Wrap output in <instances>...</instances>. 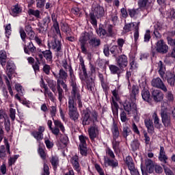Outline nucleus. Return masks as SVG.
<instances>
[{
    "label": "nucleus",
    "instance_id": "nucleus-26",
    "mask_svg": "<svg viewBox=\"0 0 175 175\" xmlns=\"http://www.w3.org/2000/svg\"><path fill=\"white\" fill-rule=\"evenodd\" d=\"M145 165H146V169L147 173H150V174L151 173H154V168H155V163H154V161H152V160L148 159L145 162Z\"/></svg>",
    "mask_w": 175,
    "mask_h": 175
},
{
    "label": "nucleus",
    "instance_id": "nucleus-1",
    "mask_svg": "<svg viewBox=\"0 0 175 175\" xmlns=\"http://www.w3.org/2000/svg\"><path fill=\"white\" fill-rule=\"evenodd\" d=\"M79 62L81 69L82 70V74H79V79L81 80V81H85L88 90H90L91 92H94L95 79L92 77L96 73V67L92 64H90V71L88 73L87 72V68H85V64H84V59L83 58V56L79 57Z\"/></svg>",
    "mask_w": 175,
    "mask_h": 175
},
{
    "label": "nucleus",
    "instance_id": "nucleus-17",
    "mask_svg": "<svg viewBox=\"0 0 175 175\" xmlns=\"http://www.w3.org/2000/svg\"><path fill=\"white\" fill-rule=\"evenodd\" d=\"M6 68H7V76L8 77L10 80H12V76L16 72V64H14L13 62H8Z\"/></svg>",
    "mask_w": 175,
    "mask_h": 175
},
{
    "label": "nucleus",
    "instance_id": "nucleus-62",
    "mask_svg": "<svg viewBox=\"0 0 175 175\" xmlns=\"http://www.w3.org/2000/svg\"><path fill=\"white\" fill-rule=\"evenodd\" d=\"M43 173L42 175H50V168L49 167V165L46 163H44L43 165Z\"/></svg>",
    "mask_w": 175,
    "mask_h": 175
},
{
    "label": "nucleus",
    "instance_id": "nucleus-12",
    "mask_svg": "<svg viewBox=\"0 0 175 175\" xmlns=\"http://www.w3.org/2000/svg\"><path fill=\"white\" fill-rule=\"evenodd\" d=\"M152 87H155L156 88H159V90H161V91H163V92H167V88L163 83V81H162V79L161 78L157 77L156 79H153L152 80Z\"/></svg>",
    "mask_w": 175,
    "mask_h": 175
},
{
    "label": "nucleus",
    "instance_id": "nucleus-55",
    "mask_svg": "<svg viewBox=\"0 0 175 175\" xmlns=\"http://www.w3.org/2000/svg\"><path fill=\"white\" fill-rule=\"evenodd\" d=\"M38 151L40 158L42 159L43 161H46V152H44V149L40 146Z\"/></svg>",
    "mask_w": 175,
    "mask_h": 175
},
{
    "label": "nucleus",
    "instance_id": "nucleus-42",
    "mask_svg": "<svg viewBox=\"0 0 175 175\" xmlns=\"http://www.w3.org/2000/svg\"><path fill=\"white\" fill-rule=\"evenodd\" d=\"M51 163L54 169H57L59 163V159L57 156H52L51 159Z\"/></svg>",
    "mask_w": 175,
    "mask_h": 175
},
{
    "label": "nucleus",
    "instance_id": "nucleus-19",
    "mask_svg": "<svg viewBox=\"0 0 175 175\" xmlns=\"http://www.w3.org/2000/svg\"><path fill=\"white\" fill-rule=\"evenodd\" d=\"M104 163L105 165H107V166H110V167H113V169L118 167V161L116 159H110L109 157H104Z\"/></svg>",
    "mask_w": 175,
    "mask_h": 175
},
{
    "label": "nucleus",
    "instance_id": "nucleus-25",
    "mask_svg": "<svg viewBox=\"0 0 175 175\" xmlns=\"http://www.w3.org/2000/svg\"><path fill=\"white\" fill-rule=\"evenodd\" d=\"M40 53H42L44 58H45L48 64H53V52H51L50 49L43 51L40 50Z\"/></svg>",
    "mask_w": 175,
    "mask_h": 175
},
{
    "label": "nucleus",
    "instance_id": "nucleus-49",
    "mask_svg": "<svg viewBox=\"0 0 175 175\" xmlns=\"http://www.w3.org/2000/svg\"><path fill=\"white\" fill-rule=\"evenodd\" d=\"M40 24L42 25H45L46 28H49V24L51 23V18L50 16H46L45 18H44L41 22H40Z\"/></svg>",
    "mask_w": 175,
    "mask_h": 175
},
{
    "label": "nucleus",
    "instance_id": "nucleus-31",
    "mask_svg": "<svg viewBox=\"0 0 175 175\" xmlns=\"http://www.w3.org/2000/svg\"><path fill=\"white\" fill-rule=\"evenodd\" d=\"M111 106L113 114L114 116H118V109H120V105H118V103L116 102L113 97H112V100L111 101Z\"/></svg>",
    "mask_w": 175,
    "mask_h": 175
},
{
    "label": "nucleus",
    "instance_id": "nucleus-2",
    "mask_svg": "<svg viewBox=\"0 0 175 175\" xmlns=\"http://www.w3.org/2000/svg\"><path fill=\"white\" fill-rule=\"evenodd\" d=\"M88 42L90 46L93 49H97V47H99L101 44L100 39L94 36V33L87 31L81 33L78 40V44H80L81 53L83 54H88V49H87L86 46Z\"/></svg>",
    "mask_w": 175,
    "mask_h": 175
},
{
    "label": "nucleus",
    "instance_id": "nucleus-16",
    "mask_svg": "<svg viewBox=\"0 0 175 175\" xmlns=\"http://www.w3.org/2000/svg\"><path fill=\"white\" fill-rule=\"evenodd\" d=\"M79 159L77 154H75L70 158V163L74 170L77 172V173H80V170H81V167H80V163L79 162Z\"/></svg>",
    "mask_w": 175,
    "mask_h": 175
},
{
    "label": "nucleus",
    "instance_id": "nucleus-13",
    "mask_svg": "<svg viewBox=\"0 0 175 175\" xmlns=\"http://www.w3.org/2000/svg\"><path fill=\"white\" fill-rule=\"evenodd\" d=\"M69 73H70V84L72 87V90L75 92L77 91V85L76 84V77L75 76V72L73 71V68H72V66L69 67Z\"/></svg>",
    "mask_w": 175,
    "mask_h": 175
},
{
    "label": "nucleus",
    "instance_id": "nucleus-18",
    "mask_svg": "<svg viewBox=\"0 0 175 175\" xmlns=\"http://www.w3.org/2000/svg\"><path fill=\"white\" fill-rule=\"evenodd\" d=\"M51 44L53 50H55V51H57V53H62V43L59 40L54 38L53 40L51 41Z\"/></svg>",
    "mask_w": 175,
    "mask_h": 175
},
{
    "label": "nucleus",
    "instance_id": "nucleus-54",
    "mask_svg": "<svg viewBox=\"0 0 175 175\" xmlns=\"http://www.w3.org/2000/svg\"><path fill=\"white\" fill-rule=\"evenodd\" d=\"M105 152H106L107 155H108V157H109V158H110L111 159H114L116 158L114 152H113V150L109 147H107L106 148Z\"/></svg>",
    "mask_w": 175,
    "mask_h": 175
},
{
    "label": "nucleus",
    "instance_id": "nucleus-44",
    "mask_svg": "<svg viewBox=\"0 0 175 175\" xmlns=\"http://www.w3.org/2000/svg\"><path fill=\"white\" fill-rule=\"evenodd\" d=\"M131 147L132 148V151H137V150H139V147H140V142H139V140L135 139L131 142Z\"/></svg>",
    "mask_w": 175,
    "mask_h": 175
},
{
    "label": "nucleus",
    "instance_id": "nucleus-24",
    "mask_svg": "<svg viewBox=\"0 0 175 175\" xmlns=\"http://www.w3.org/2000/svg\"><path fill=\"white\" fill-rule=\"evenodd\" d=\"M111 132H112L113 139V140H117L118 137H120V130L118 129V126L116 122H113V124L111 128Z\"/></svg>",
    "mask_w": 175,
    "mask_h": 175
},
{
    "label": "nucleus",
    "instance_id": "nucleus-9",
    "mask_svg": "<svg viewBox=\"0 0 175 175\" xmlns=\"http://www.w3.org/2000/svg\"><path fill=\"white\" fill-rule=\"evenodd\" d=\"M136 100H132L130 98V100H126L123 104V107L127 113H137V105L136 104Z\"/></svg>",
    "mask_w": 175,
    "mask_h": 175
},
{
    "label": "nucleus",
    "instance_id": "nucleus-4",
    "mask_svg": "<svg viewBox=\"0 0 175 175\" xmlns=\"http://www.w3.org/2000/svg\"><path fill=\"white\" fill-rule=\"evenodd\" d=\"M158 68H159V75H160V77L163 79V80H167L168 84L171 87H174L175 84V74L174 71H167L165 73V71L166 70V68H165V65L163 64V62L162 61H159L158 63Z\"/></svg>",
    "mask_w": 175,
    "mask_h": 175
},
{
    "label": "nucleus",
    "instance_id": "nucleus-40",
    "mask_svg": "<svg viewBox=\"0 0 175 175\" xmlns=\"http://www.w3.org/2000/svg\"><path fill=\"white\" fill-rule=\"evenodd\" d=\"M111 75H118L120 73V68L118 66L113 64L108 65Z\"/></svg>",
    "mask_w": 175,
    "mask_h": 175
},
{
    "label": "nucleus",
    "instance_id": "nucleus-27",
    "mask_svg": "<svg viewBox=\"0 0 175 175\" xmlns=\"http://www.w3.org/2000/svg\"><path fill=\"white\" fill-rule=\"evenodd\" d=\"M159 160L161 162H163L165 165H167V156H166V152H165V148L163 146L160 147Z\"/></svg>",
    "mask_w": 175,
    "mask_h": 175
},
{
    "label": "nucleus",
    "instance_id": "nucleus-33",
    "mask_svg": "<svg viewBox=\"0 0 175 175\" xmlns=\"http://www.w3.org/2000/svg\"><path fill=\"white\" fill-rule=\"evenodd\" d=\"M29 51L31 53H35V51H36V47L33 46L32 42H29V44H27V45L24 46V52L25 53V54H29Z\"/></svg>",
    "mask_w": 175,
    "mask_h": 175
},
{
    "label": "nucleus",
    "instance_id": "nucleus-45",
    "mask_svg": "<svg viewBox=\"0 0 175 175\" xmlns=\"http://www.w3.org/2000/svg\"><path fill=\"white\" fill-rule=\"evenodd\" d=\"M38 27H39L37 29V31H38V33H46V31L47 29H49V27H46L44 25H42L39 22L38 23Z\"/></svg>",
    "mask_w": 175,
    "mask_h": 175
},
{
    "label": "nucleus",
    "instance_id": "nucleus-43",
    "mask_svg": "<svg viewBox=\"0 0 175 175\" xmlns=\"http://www.w3.org/2000/svg\"><path fill=\"white\" fill-rule=\"evenodd\" d=\"M128 13L131 18H135V17H136V16L139 14V10L135 9V8H133V9L129 8Z\"/></svg>",
    "mask_w": 175,
    "mask_h": 175
},
{
    "label": "nucleus",
    "instance_id": "nucleus-46",
    "mask_svg": "<svg viewBox=\"0 0 175 175\" xmlns=\"http://www.w3.org/2000/svg\"><path fill=\"white\" fill-rule=\"evenodd\" d=\"M12 124H10V120L9 118L5 119L4 120V128L7 133L10 132Z\"/></svg>",
    "mask_w": 175,
    "mask_h": 175
},
{
    "label": "nucleus",
    "instance_id": "nucleus-8",
    "mask_svg": "<svg viewBox=\"0 0 175 175\" xmlns=\"http://www.w3.org/2000/svg\"><path fill=\"white\" fill-rule=\"evenodd\" d=\"M61 85L63 89L61 88ZM58 92V100L59 102H62V99H64V90L65 92H68L69 91V89H68V85L65 83L64 80L57 79V87H56Z\"/></svg>",
    "mask_w": 175,
    "mask_h": 175
},
{
    "label": "nucleus",
    "instance_id": "nucleus-32",
    "mask_svg": "<svg viewBox=\"0 0 175 175\" xmlns=\"http://www.w3.org/2000/svg\"><path fill=\"white\" fill-rule=\"evenodd\" d=\"M110 53L113 55V57H117L119 54L122 53V49L117 45H113L110 49Z\"/></svg>",
    "mask_w": 175,
    "mask_h": 175
},
{
    "label": "nucleus",
    "instance_id": "nucleus-63",
    "mask_svg": "<svg viewBox=\"0 0 175 175\" xmlns=\"http://www.w3.org/2000/svg\"><path fill=\"white\" fill-rule=\"evenodd\" d=\"M113 28H114L113 25H108L107 32L108 33L107 36H109L110 38H111L114 35V31H113Z\"/></svg>",
    "mask_w": 175,
    "mask_h": 175
},
{
    "label": "nucleus",
    "instance_id": "nucleus-59",
    "mask_svg": "<svg viewBox=\"0 0 175 175\" xmlns=\"http://www.w3.org/2000/svg\"><path fill=\"white\" fill-rule=\"evenodd\" d=\"M94 167L96 170V172L98 173L100 175H105V171L103 170V168L100 167V165L96 163L94 164Z\"/></svg>",
    "mask_w": 175,
    "mask_h": 175
},
{
    "label": "nucleus",
    "instance_id": "nucleus-41",
    "mask_svg": "<svg viewBox=\"0 0 175 175\" xmlns=\"http://www.w3.org/2000/svg\"><path fill=\"white\" fill-rule=\"evenodd\" d=\"M174 35H175V31H171L169 33V36L167 37V43L168 44H170V46H175V40L172 38V37H170V36H174Z\"/></svg>",
    "mask_w": 175,
    "mask_h": 175
},
{
    "label": "nucleus",
    "instance_id": "nucleus-3",
    "mask_svg": "<svg viewBox=\"0 0 175 175\" xmlns=\"http://www.w3.org/2000/svg\"><path fill=\"white\" fill-rule=\"evenodd\" d=\"M92 10L89 14L90 23L94 27H98V19L102 18L105 16V8L98 3H94L92 5Z\"/></svg>",
    "mask_w": 175,
    "mask_h": 175
},
{
    "label": "nucleus",
    "instance_id": "nucleus-30",
    "mask_svg": "<svg viewBox=\"0 0 175 175\" xmlns=\"http://www.w3.org/2000/svg\"><path fill=\"white\" fill-rule=\"evenodd\" d=\"M122 135L124 139H127L128 136L132 135V130H131V127L128 124L123 125Z\"/></svg>",
    "mask_w": 175,
    "mask_h": 175
},
{
    "label": "nucleus",
    "instance_id": "nucleus-57",
    "mask_svg": "<svg viewBox=\"0 0 175 175\" xmlns=\"http://www.w3.org/2000/svg\"><path fill=\"white\" fill-rule=\"evenodd\" d=\"M70 29V27L69 26V24L66 23H62L61 31H62V32H64L65 33V32H68Z\"/></svg>",
    "mask_w": 175,
    "mask_h": 175
},
{
    "label": "nucleus",
    "instance_id": "nucleus-56",
    "mask_svg": "<svg viewBox=\"0 0 175 175\" xmlns=\"http://www.w3.org/2000/svg\"><path fill=\"white\" fill-rule=\"evenodd\" d=\"M124 33H128L132 31V23H125L123 27Z\"/></svg>",
    "mask_w": 175,
    "mask_h": 175
},
{
    "label": "nucleus",
    "instance_id": "nucleus-60",
    "mask_svg": "<svg viewBox=\"0 0 175 175\" xmlns=\"http://www.w3.org/2000/svg\"><path fill=\"white\" fill-rule=\"evenodd\" d=\"M109 61L105 60V59H101L99 62H98V66L99 68H101L103 69H106L107 66L106 65L109 66Z\"/></svg>",
    "mask_w": 175,
    "mask_h": 175
},
{
    "label": "nucleus",
    "instance_id": "nucleus-20",
    "mask_svg": "<svg viewBox=\"0 0 175 175\" xmlns=\"http://www.w3.org/2000/svg\"><path fill=\"white\" fill-rule=\"evenodd\" d=\"M96 33L100 38V39H105V38H107V31L105 29V25L100 24L98 26V29H96Z\"/></svg>",
    "mask_w": 175,
    "mask_h": 175
},
{
    "label": "nucleus",
    "instance_id": "nucleus-15",
    "mask_svg": "<svg viewBox=\"0 0 175 175\" xmlns=\"http://www.w3.org/2000/svg\"><path fill=\"white\" fill-rule=\"evenodd\" d=\"M43 132H44V126H40L38 131L31 132V135L37 139V142H40V140H43Z\"/></svg>",
    "mask_w": 175,
    "mask_h": 175
},
{
    "label": "nucleus",
    "instance_id": "nucleus-50",
    "mask_svg": "<svg viewBox=\"0 0 175 175\" xmlns=\"http://www.w3.org/2000/svg\"><path fill=\"white\" fill-rule=\"evenodd\" d=\"M36 62L32 64V68H33L34 72H36V71L39 72V70L40 69V66L39 65H40V64H42V63L40 62L38 57H36Z\"/></svg>",
    "mask_w": 175,
    "mask_h": 175
},
{
    "label": "nucleus",
    "instance_id": "nucleus-36",
    "mask_svg": "<svg viewBox=\"0 0 175 175\" xmlns=\"http://www.w3.org/2000/svg\"><path fill=\"white\" fill-rule=\"evenodd\" d=\"M6 59H8V55L5 51H0V64L3 68L6 66Z\"/></svg>",
    "mask_w": 175,
    "mask_h": 175
},
{
    "label": "nucleus",
    "instance_id": "nucleus-10",
    "mask_svg": "<svg viewBox=\"0 0 175 175\" xmlns=\"http://www.w3.org/2000/svg\"><path fill=\"white\" fill-rule=\"evenodd\" d=\"M161 121L165 128L170 126L172 121L170 120V116H169V113H167V108H161Z\"/></svg>",
    "mask_w": 175,
    "mask_h": 175
},
{
    "label": "nucleus",
    "instance_id": "nucleus-28",
    "mask_svg": "<svg viewBox=\"0 0 175 175\" xmlns=\"http://www.w3.org/2000/svg\"><path fill=\"white\" fill-rule=\"evenodd\" d=\"M96 131H98V126H92L88 130L90 139L92 142H94L96 139Z\"/></svg>",
    "mask_w": 175,
    "mask_h": 175
},
{
    "label": "nucleus",
    "instance_id": "nucleus-64",
    "mask_svg": "<svg viewBox=\"0 0 175 175\" xmlns=\"http://www.w3.org/2000/svg\"><path fill=\"white\" fill-rule=\"evenodd\" d=\"M163 167L166 175H174L173 171H172L166 165H163Z\"/></svg>",
    "mask_w": 175,
    "mask_h": 175
},
{
    "label": "nucleus",
    "instance_id": "nucleus-47",
    "mask_svg": "<svg viewBox=\"0 0 175 175\" xmlns=\"http://www.w3.org/2000/svg\"><path fill=\"white\" fill-rule=\"evenodd\" d=\"M59 79L61 80H66L68 79V72L64 68H61L59 71Z\"/></svg>",
    "mask_w": 175,
    "mask_h": 175
},
{
    "label": "nucleus",
    "instance_id": "nucleus-23",
    "mask_svg": "<svg viewBox=\"0 0 175 175\" xmlns=\"http://www.w3.org/2000/svg\"><path fill=\"white\" fill-rule=\"evenodd\" d=\"M139 89L137 85H133L131 90H130V99L132 100H136V98L139 95Z\"/></svg>",
    "mask_w": 175,
    "mask_h": 175
},
{
    "label": "nucleus",
    "instance_id": "nucleus-6",
    "mask_svg": "<svg viewBox=\"0 0 175 175\" xmlns=\"http://www.w3.org/2000/svg\"><path fill=\"white\" fill-rule=\"evenodd\" d=\"M98 117H99V115L98 114V112L96 111H94L92 113V117H91V114H90V111L87 110H83L81 114V119L82 121V125H83V126H85V125H90L91 122L93 123V125H95V122H99V120H98Z\"/></svg>",
    "mask_w": 175,
    "mask_h": 175
},
{
    "label": "nucleus",
    "instance_id": "nucleus-38",
    "mask_svg": "<svg viewBox=\"0 0 175 175\" xmlns=\"http://www.w3.org/2000/svg\"><path fill=\"white\" fill-rule=\"evenodd\" d=\"M23 12V9L19 7L18 4H16L15 5L13 6L12 9V16H17V14H20Z\"/></svg>",
    "mask_w": 175,
    "mask_h": 175
},
{
    "label": "nucleus",
    "instance_id": "nucleus-37",
    "mask_svg": "<svg viewBox=\"0 0 175 175\" xmlns=\"http://www.w3.org/2000/svg\"><path fill=\"white\" fill-rule=\"evenodd\" d=\"M27 14L29 16H34L36 18H40V11L38 10H33L32 8H29L27 11Z\"/></svg>",
    "mask_w": 175,
    "mask_h": 175
},
{
    "label": "nucleus",
    "instance_id": "nucleus-35",
    "mask_svg": "<svg viewBox=\"0 0 175 175\" xmlns=\"http://www.w3.org/2000/svg\"><path fill=\"white\" fill-rule=\"evenodd\" d=\"M152 117L154 120V127L157 129H161L162 128V124L159 122L160 120L159 118L158 117V114H157V112H154L152 114Z\"/></svg>",
    "mask_w": 175,
    "mask_h": 175
},
{
    "label": "nucleus",
    "instance_id": "nucleus-52",
    "mask_svg": "<svg viewBox=\"0 0 175 175\" xmlns=\"http://www.w3.org/2000/svg\"><path fill=\"white\" fill-rule=\"evenodd\" d=\"M151 40V31L150 29H147L144 36V42L145 43H148Z\"/></svg>",
    "mask_w": 175,
    "mask_h": 175
},
{
    "label": "nucleus",
    "instance_id": "nucleus-21",
    "mask_svg": "<svg viewBox=\"0 0 175 175\" xmlns=\"http://www.w3.org/2000/svg\"><path fill=\"white\" fill-rule=\"evenodd\" d=\"M141 95L142 96L143 100L145 102H151L152 94L150 93V90L148 88L144 87V89L142 90Z\"/></svg>",
    "mask_w": 175,
    "mask_h": 175
},
{
    "label": "nucleus",
    "instance_id": "nucleus-29",
    "mask_svg": "<svg viewBox=\"0 0 175 175\" xmlns=\"http://www.w3.org/2000/svg\"><path fill=\"white\" fill-rule=\"evenodd\" d=\"M52 21L53 23V28L57 33V35H59L61 36V30H59V24L58 23V21L55 14H53L51 15Z\"/></svg>",
    "mask_w": 175,
    "mask_h": 175
},
{
    "label": "nucleus",
    "instance_id": "nucleus-48",
    "mask_svg": "<svg viewBox=\"0 0 175 175\" xmlns=\"http://www.w3.org/2000/svg\"><path fill=\"white\" fill-rule=\"evenodd\" d=\"M79 150L81 155H82L83 157H87L88 154L87 146H79Z\"/></svg>",
    "mask_w": 175,
    "mask_h": 175
},
{
    "label": "nucleus",
    "instance_id": "nucleus-51",
    "mask_svg": "<svg viewBox=\"0 0 175 175\" xmlns=\"http://www.w3.org/2000/svg\"><path fill=\"white\" fill-rule=\"evenodd\" d=\"M19 33L22 41L25 43H27V33H25V30H24V28L21 27L20 29Z\"/></svg>",
    "mask_w": 175,
    "mask_h": 175
},
{
    "label": "nucleus",
    "instance_id": "nucleus-22",
    "mask_svg": "<svg viewBox=\"0 0 175 175\" xmlns=\"http://www.w3.org/2000/svg\"><path fill=\"white\" fill-rule=\"evenodd\" d=\"M144 124L145 126L147 129L148 133H150V135H152L154 130V122H152V120H151L150 118L145 119Z\"/></svg>",
    "mask_w": 175,
    "mask_h": 175
},
{
    "label": "nucleus",
    "instance_id": "nucleus-7",
    "mask_svg": "<svg viewBox=\"0 0 175 175\" xmlns=\"http://www.w3.org/2000/svg\"><path fill=\"white\" fill-rule=\"evenodd\" d=\"M169 51V46L163 40H160L156 43V46L152 49V55L155 57L157 53L159 54H166Z\"/></svg>",
    "mask_w": 175,
    "mask_h": 175
},
{
    "label": "nucleus",
    "instance_id": "nucleus-39",
    "mask_svg": "<svg viewBox=\"0 0 175 175\" xmlns=\"http://www.w3.org/2000/svg\"><path fill=\"white\" fill-rule=\"evenodd\" d=\"M79 146H87V140H90L88 136L85 135H81L79 136Z\"/></svg>",
    "mask_w": 175,
    "mask_h": 175
},
{
    "label": "nucleus",
    "instance_id": "nucleus-14",
    "mask_svg": "<svg viewBox=\"0 0 175 175\" xmlns=\"http://www.w3.org/2000/svg\"><path fill=\"white\" fill-rule=\"evenodd\" d=\"M152 97L154 102L158 103V102H162L163 100V93L161 90H154L151 92Z\"/></svg>",
    "mask_w": 175,
    "mask_h": 175
},
{
    "label": "nucleus",
    "instance_id": "nucleus-34",
    "mask_svg": "<svg viewBox=\"0 0 175 175\" xmlns=\"http://www.w3.org/2000/svg\"><path fill=\"white\" fill-rule=\"evenodd\" d=\"M125 165L127 166L128 169H132L135 167V163L133 162V159L131 156H127L125 159H124Z\"/></svg>",
    "mask_w": 175,
    "mask_h": 175
},
{
    "label": "nucleus",
    "instance_id": "nucleus-53",
    "mask_svg": "<svg viewBox=\"0 0 175 175\" xmlns=\"http://www.w3.org/2000/svg\"><path fill=\"white\" fill-rule=\"evenodd\" d=\"M5 33L6 38L9 39V36L12 35V25L10 23L8 24L5 27Z\"/></svg>",
    "mask_w": 175,
    "mask_h": 175
},
{
    "label": "nucleus",
    "instance_id": "nucleus-61",
    "mask_svg": "<svg viewBox=\"0 0 175 175\" xmlns=\"http://www.w3.org/2000/svg\"><path fill=\"white\" fill-rule=\"evenodd\" d=\"M112 148L115 152H117V150L120 148V142L117 141V139H113L112 142Z\"/></svg>",
    "mask_w": 175,
    "mask_h": 175
},
{
    "label": "nucleus",
    "instance_id": "nucleus-5",
    "mask_svg": "<svg viewBox=\"0 0 175 175\" xmlns=\"http://www.w3.org/2000/svg\"><path fill=\"white\" fill-rule=\"evenodd\" d=\"M76 94H77V90H75V92L72 90L71 95L72 96L68 98V115L70 116V120H72L75 122L79 120V116H80L79 112H77V108H76L77 104L75 102Z\"/></svg>",
    "mask_w": 175,
    "mask_h": 175
},
{
    "label": "nucleus",
    "instance_id": "nucleus-11",
    "mask_svg": "<svg viewBox=\"0 0 175 175\" xmlns=\"http://www.w3.org/2000/svg\"><path fill=\"white\" fill-rule=\"evenodd\" d=\"M116 65L120 69H124L128 66V57L125 55H120L116 59Z\"/></svg>",
    "mask_w": 175,
    "mask_h": 175
},
{
    "label": "nucleus",
    "instance_id": "nucleus-58",
    "mask_svg": "<svg viewBox=\"0 0 175 175\" xmlns=\"http://www.w3.org/2000/svg\"><path fill=\"white\" fill-rule=\"evenodd\" d=\"M137 3L139 9H144L147 6V3H148V0H138Z\"/></svg>",
    "mask_w": 175,
    "mask_h": 175
}]
</instances>
